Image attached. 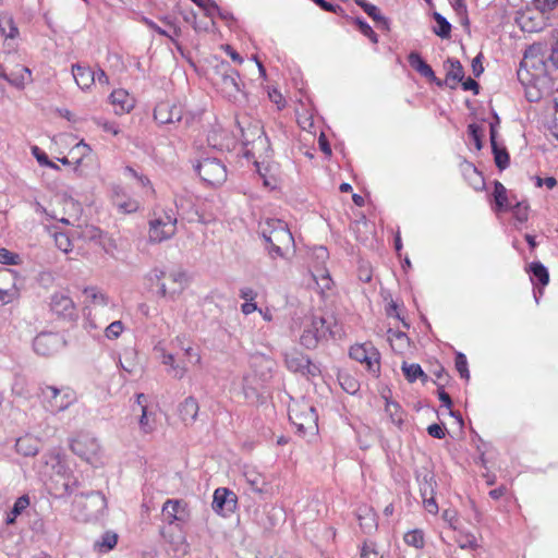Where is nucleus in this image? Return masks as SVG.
Instances as JSON below:
<instances>
[{
    "label": "nucleus",
    "instance_id": "obj_1",
    "mask_svg": "<svg viewBox=\"0 0 558 558\" xmlns=\"http://www.w3.org/2000/svg\"><path fill=\"white\" fill-rule=\"evenodd\" d=\"M258 232L264 240L268 255L272 259L283 258L294 244L292 233L283 220L268 218L259 223Z\"/></svg>",
    "mask_w": 558,
    "mask_h": 558
},
{
    "label": "nucleus",
    "instance_id": "obj_2",
    "mask_svg": "<svg viewBox=\"0 0 558 558\" xmlns=\"http://www.w3.org/2000/svg\"><path fill=\"white\" fill-rule=\"evenodd\" d=\"M289 418L300 434H314L318 429L316 409L305 401L290 405Z\"/></svg>",
    "mask_w": 558,
    "mask_h": 558
},
{
    "label": "nucleus",
    "instance_id": "obj_3",
    "mask_svg": "<svg viewBox=\"0 0 558 558\" xmlns=\"http://www.w3.org/2000/svg\"><path fill=\"white\" fill-rule=\"evenodd\" d=\"M216 74L218 75L216 84L223 96L236 100L238 96L242 94L239 72L228 62H221L216 68Z\"/></svg>",
    "mask_w": 558,
    "mask_h": 558
},
{
    "label": "nucleus",
    "instance_id": "obj_4",
    "mask_svg": "<svg viewBox=\"0 0 558 558\" xmlns=\"http://www.w3.org/2000/svg\"><path fill=\"white\" fill-rule=\"evenodd\" d=\"M40 398L44 407L51 413L64 411L74 400L72 392L60 390L54 386L41 387Z\"/></svg>",
    "mask_w": 558,
    "mask_h": 558
},
{
    "label": "nucleus",
    "instance_id": "obj_5",
    "mask_svg": "<svg viewBox=\"0 0 558 558\" xmlns=\"http://www.w3.org/2000/svg\"><path fill=\"white\" fill-rule=\"evenodd\" d=\"M195 170L201 179L208 185H220L227 179L226 166L217 158H204L196 166Z\"/></svg>",
    "mask_w": 558,
    "mask_h": 558
},
{
    "label": "nucleus",
    "instance_id": "obj_6",
    "mask_svg": "<svg viewBox=\"0 0 558 558\" xmlns=\"http://www.w3.org/2000/svg\"><path fill=\"white\" fill-rule=\"evenodd\" d=\"M177 232V218L168 213L149 221V239L160 243L171 239Z\"/></svg>",
    "mask_w": 558,
    "mask_h": 558
},
{
    "label": "nucleus",
    "instance_id": "obj_7",
    "mask_svg": "<svg viewBox=\"0 0 558 558\" xmlns=\"http://www.w3.org/2000/svg\"><path fill=\"white\" fill-rule=\"evenodd\" d=\"M327 322L323 317H313L311 324L305 327L301 337L300 343L308 349H315L319 341L326 338L327 333L333 335L332 330L329 326L326 325Z\"/></svg>",
    "mask_w": 558,
    "mask_h": 558
},
{
    "label": "nucleus",
    "instance_id": "obj_8",
    "mask_svg": "<svg viewBox=\"0 0 558 558\" xmlns=\"http://www.w3.org/2000/svg\"><path fill=\"white\" fill-rule=\"evenodd\" d=\"M70 447L74 454L86 462L94 464L98 461L100 445L95 437L88 434L78 435L71 441Z\"/></svg>",
    "mask_w": 558,
    "mask_h": 558
},
{
    "label": "nucleus",
    "instance_id": "obj_9",
    "mask_svg": "<svg viewBox=\"0 0 558 558\" xmlns=\"http://www.w3.org/2000/svg\"><path fill=\"white\" fill-rule=\"evenodd\" d=\"M160 21L163 25L167 26V28H160V26L153 20L143 17V22L148 28L161 36L169 38L171 43L180 50L181 45L179 44L178 38L182 35V29L180 27L179 21L171 15L162 16Z\"/></svg>",
    "mask_w": 558,
    "mask_h": 558
},
{
    "label": "nucleus",
    "instance_id": "obj_10",
    "mask_svg": "<svg viewBox=\"0 0 558 558\" xmlns=\"http://www.w3.org/2000/svg\"><path fill=\"white\" fill-rule=\"evenodd\" d=\"M236 128L241 134L242 144L244 149L248 147L259 136L264 135V126L259 120L252 119L248 116H243L236 119Z\"/></svg>",
    "mask_w": 558,
    "mask_h": 558
},
{
    "label": "nucleus",
    "instance_id": "obj_11",
    "mask_svg": "<svg viewBox=\"0 0 558 558\" xmlns=\"http://www.w3.org/2000/svg\"><path fill=\"white\" fill-rule=\"evenodd\" d=\"M63 340L58 333L41 332L33 341L34 351L43 356H49L57 352L62 345Z\"/></svg>",
    "mask_w": 558,
    "mask_h": 558
},
{
    "label": "nucleus",
    "instance_id": "obj_12",
    "mask_svg": "<svg viewBox=\"0 0 558 558\" xmlns=\"http://www.w3.org/2000/svg\"><path fill=\"white\" fill-rule=\"evenodd\" d=\"M162 515L169 524L184 523L190 515L187 504L181 499H168L162 506Z\"/></svg>",
    "mask_w": 558,
    "mask_h": 558
},
{
    "label": "nucleus",
    "instance_id": "obj_13",
    "mask_svg": "<svg viewBox=\"0 0 558 558\" xmlns=\"http://www.w3.org/2000/svg\"><path fill=\"white\" fill-rule=\"evenodd\" d=\"M349 354L351 359L365 363L368 371H379V353L373 347L367 349L364 344H355L351 347Z\"/></svg>",
    "mask_w": 558,
    "mask_h": 558
},
{
    "label": "nucleus",
    "instance_id": "obj_14",
    "mask_svg": "<svg viewBox=\"0 0 558 558\" xmlns=\"http://www.w3.org/2000/svg\"><path fill=\"white\" fill-rule=\"evenodd\" d=\"M50 310L59 317L74 320L77 317L76 308L72 299L63 293L51 295Z\"/></svg>",
    "mask_w": 558,
    "mask_h": 558
},
{
    "label": "nucleus",
    "instance_id": "obj_15",
    "mask_svg": "<svg viewBox=\"0 0 558 558\" xmlns=\"http://www.w3.org/2000/svg\"><path fill=\"white\" fill-rule=\"evenodd\" d=\"M180 114L181 106L169 101H161L154 109V119L159 124H175Z\"/></svg>",
    "mask_w": 558,
    "mask_h": 558
},
{
    "label": "nucleus",
    "instance_id": "obj_16",
    "mask_svg": "<svg viewBox=\"0 0 558 558\" xmlns=\"http://www.w3.org/2000/svg\"><path fill=\"white\" fill-rule=\"evenodd\" d=\"M236 495L225 487H219L214 493V499H213V509L217 513H221L223 511L232 512L236 508Z\"/></svg>",
    "mask_w": 558,
    "mask_h": 558
},
{
    "label": "nucleus",
    "instance_id": "obj_17",
    "mask_svg": "<svg viewBox=\"0 0 558 558\" xmlns=\"http://www.w3.org/2000/svg\"><path fill=\"white\" fill-rule=\"evenodd\" d=\"M270 150L269 138L264 134L244 149V156L247 159H255V162H257L258 159L265 161L270 157Z\"/></svg>",
    "mask_w": 558,
    "mask_h": 558
},
{
    "label": "nucleus",
    "instance_id": "obj_18",
    "mask_svg": "<svg viewBox=\"0 0 558 558\" xmlns=\"http://www.w3.org/2000/svg\"><path fill=\"white\" fill-rule=\"evenodd\" d=\"M408 62L410 66L420 73L423 77L428 78L439 87L444 85L442 81L435 76V72L432 66L423 60L418 52L411 51L408 56Z\"/></svg>",
    "mask_w": 558,
    "mask_h": 558
},
{
    "label": "nucleus",
    "instance_id": "obj_19",
    "mask_svg": "<svg viewBox=\"0 0 558 558\" xmlns=\"http://www.w3.org/2000/svg\"><path fill=\"white\" fill-rule=\"evenodd\" d=\"M72 74L75 83L82 90L89 89L96 82V72L88 65L75 63L72 65Z\"/></svg>",
    "mask_w": 558,
    "mask_h": 558
},
{
    "label": "nucleus",
    "instance_id": "obj_20",
    "mask_svg": "<svg viewBox=\"0 0 558 558\" xmlns=\"http://www.w3.org/2000/svg\"><path fill=\"white\" fill-rule=\"evenodd\" d=\"M444 65L447 69V74L442 83L447 84L451 89H454L458 83L462 82L464 78V69L461 62L453 58H448Z\"/></svg>",
    "mask_w": 558,
    "mask_h": 558
},
{
    "label": "nucleus",
    "instance_id": "obj_21",
    "mask_svg": "<svg viewBox=\"0 0 558 558\" xmlns=\"http://www.w3.org/2000/svg\"><path fill=\"white\" fill-rule=\"evenodd\" d=\"M109 98L117 114L128 113L134 108L135 100L125 89L113 90Z\"/></svg>",
    "mask_w": 558,
    "mask_h": 558
},
{
    "label": "nucleus",
    "instance_id": "obj_22",
    "mask_svg": "<svg viewBox=\"0 0 558 558\" xmlns=\"http://www.w3.org/2000/svg\"><path fill=\"white\" fill-rule=\"evenodd\" d=\"M179 415L185 425H191L196 421L199 405L194 397H187L179 405Z\"/></svg>",
    "mask_w": 558,
    "mask_h": 558
},
{
    "label": "nucleus",
    "instance_id": "obj_23",
    "mask_svg": "<svg viewBox=\"0 0 558 558\" xmlns=\"http://www.w3.org/2000/svg\"><path fill=\"white\" fill-rule=\"evenodd\" d=\"M543 52V45L542 44H534L530 46L523 56V59L521 61V66L524 68H533L538 69L539 68H546V63L543 59V57L538 58Z\"/></svg>",
    "mask_w": 558,
    "mask_h": 558
},
{
    "label": "nucleus",
    "instance_id": "obj_24",
    "mask_svg": "<svg viewBox=\"0 0 558 558\" xmlns=\"http://www.w3.org/2000/svg\"><path fill=\"white\" fill-rule=\"evenodd\" d=\"M40 441L31 435L20 437L15 442L16 452L24 457H34L38 453Z\"/></svg>",
    "mask_w": 558,
    "mask_h": 558
},
{
    "label": "nucleus",
    "instance_id": "obj_25",
    "mask_svg": "<svg viewBox=\"0 0 558 558\" xmlns=\"http://www.w3.org/2000/svg\"><path fill=\"white\" fill-rule=\"evenodd\" d=\"M416 480L420 486V494L422 497L435 495L436 481L433 472L423 469L416 472Z\"/></svg>",
    "mask_w": 558,
    "mask_h": 558
},
{
    "label": "nucleus",
    "instance_id": "obj_26",
    "mask_svg": "<svg viewBox=\"0 0 558 558\" xmlns=\"http://www.w3.org/2000/svg\"><path fill=\"white\" fill-rule=\"evenodd\" d=\"M283 356L287 368L302 375L308 356L298 350L284 352Z\"/></svg>",
    "mask_w": 558,
    "mask_h": 558
},
{
    "label": "nucleus",
    "instance_id": "obj_27",
    "mask_svg": "<svg viewBox=\"0 0 558 558\" xmlns=\"http://www.w3.org/2000/svg\"><path fill=\"white\" fill-rule=\"evenodd\" d=\"M527 271L531 274L533 284H541L545 287L549 282V272L541 262H533L530 264Z\"/></svg>",
    "mask_w": 558,
    "mask_h": 558
},
{
    "label": "nucleus",
    "instance_id": "obj_28",
    "mask_svg": "<svg viewBox=\"0 0 558 558\" xmlns=\"http://www.w3.org/2000/svg\"><path fill=\"white\" fill-rule=\"evenodd\" d=\"M494 199L495 211H506L510 209V204L507 196V189L499 181L494 182Z\"/></svg>",
    "mask_w": 558,
    "mask_h": 558
},
{
    "label": "nucleus",
    "instance_id": "obj_29",
    "mask_svg": "<svg viewBox=\"0 0 558 558\" xmlns=\"http://www.w3.org/2000/svg\"><path fill=\"white\" fill-rule=\"evenodd\" d=\"M401 369L409 383H414L416 379H421L422 383L428 381V376L424 373L420 364H408L407 362H403Z\"/></svg>",
    "mask_w": 558,
    "mask_h": 558
},
{
    "label": "nucleus",
    "instance_id": "obj_30",
    "mask_svg": "<svg viewBox=\"0 0 558 558\" xmlns=\"http://www.w3.org/2000/svg\"><path fill=\"white\" fill-rule=\"evenodd\" d=\"M32 81V72L28 68L22 66L17 72L12 73L8 77V82L16 88H24L27 82Z\"/></svg>",
    "mask_w": 558,
    "mask_h": 558
},
{
    "label": "nucleus",
    "instance_id": "obj_31",
    "mask_svg": "<svg viewBox=\"0 0 558 558\" xmlns=\"http://www.w3.org/2000/svg\"><path fill=\"white\" fill-rule=\"evenodd\" d=\"M385 411L388 414V416L390 417V421L395 425L401 426V424L403 423V414L404 413L398 402L387 400Z\"/></svg>",
    "mask_w": 558,
    "mask_h": 558
},
{
    "label": "nucleus",
    "instance_id": "obj_32",
    "mask_svg": "<svg viewBox=\"0 0 558 558\" xmlns=\"http://www.w3.org/2000/svg\"><path fill=\"white\" fill-rule=\"evenodd\" d=\"M492 151L494 155L495 163L498 169L505 170L509 166L510 156L504 146L497 144L492 145Z\"/></svg>",
    "mask_w": 558,
    "mask_h": 558
},
{
    "label": "nucleus",
    "instance_id": "obj_33",
    "mask_svg": "<svg viewBox=\"0 0 558 558\" xmlns=\"http://www.w3.org/2000/svg\"><path fill=\"white\" fill-rule=\"evenodd\" d=\"M433 19L437 23V27H434V33L440 38H449L451 34V24L438 12L433 13Z\"/></svg>",
    "mask_w": 558,
    "mask_h": 558
},
{
    "label": "nucleus",
    "instance_id": "obj_34",
    "mask_svg": "<svg viewBox=\"0 0 558 558\" xmlns=\"http://www.w3.org/2000/svg\"><path fill=\"white\" fill-rule=\"evenodd\" d=\"M84 294L90 299V303L94 305V306H108L109 305V298L102 293L101 291H99L97 288L95 287H87L84 289Z\"/></svg>",
    "mask_w": 558,
    "mask_h": 558
},
{
    "label": "nucleus",
    "instance_id": "obj_35",
    "mask_svg": "<svg viewBox=\"0 0 558 558\" xmlns=\"http://www.w3.org/2000/svg\"><path fill=\"white\" fill-rule=\"evenodd\" d=\"M388 340L391 343L393 350L402 351L405 347L409 345V337L403 331H393L392 329L388 330Z\"/></svg>",
    "mask_w": 558,
    "mask_h": 558
},
{
    "label": "nucleus",
    "instance_id": "obj_36",
    "mask_svg": "<svg viewBox=\"0 0 558 558\" xmlns=\"http://www.w3.org/2000/svg\"><path fill=\"white\" fill-rule=\"evenodd\" d=\"M118 543V535L113 532H106L102 534L100 541L95 543V547L98 548L99 551L107 553L111 550Z\"/></svg>",
    "mask_w": 558,
    "mask_h": 558
},
{
    "label": "nucleus",
    "instance_id": "obj_37",
    "mask_svg": "<svg viewBox=\"0 0 558 558\" xmlns=\"http://www.w3.org/2000/svg\"><path fill=\"white\" fill-rule=\"evenodd\" d=\"M403 539L407 545L412 546L416 549H421L425 545L424 533L422 530L418 529L405 533Z\"/></svg>",
    "mask_w": 558,
    "mask_h": 558
},
{
    "label": "nucleus",
    "instance_id": "obj_38",
    "mask_svg": "<svg viewBox=\"0 0 558 558\" xmlns=\"http://www.w3.org/2000/svg\"><path fill=\"white\" fill-rule=\"evenodd\" d=\"M313 278L322 292L331 289L332 279L327 269L318 268L316 272H313Z\"/></svg>",
    "mask_w": 558,
    "mask_h": 558
},
{
    "label": "nucleus",
    "instance_id": "obj_39",
    "mask_svg": "<svg viewBox=\"0 0 558 558\" xmlns=\"http://www.w3.org/2000/svg\"><path fill=\"white\" fill-rule=\"evenodd\" d=\"M162 363L165 365L170 366L169 373L172 375V377L181 379L186 373V368L184 366H181L179 364H175L174 356L170 353L163 354L162 356Z\"/></svg>",
    "mask_w": 558,
    "mask_h": 558
},
{
    "label": "nucleus",
    "instance_id": "obj_40",
    "mask_svg": "<svg viewBox=\"0 0 558 558\" xmlns=\"http://www.w3.org/2000/svg\"><path fill=\"white\" fill-rule=\"evenodd\" d=\"M0 33L7 38H15L17 36L19 31L11 16L0 17Z\"/></svg>",
    "mask_w": 558,
    "mask_h": 558
},
{
    "label": "nucleus",
    "instance_id": "obj_41",
    "mask_svg": "<svg viewBox=\"0 0 558 558\" xmlns=\"http://www.w3.org/2000/svg\"><path fill=\"white\" fill-rule=\"evenodd\" d=\"M338 380L342 389L350 395H354L360 389L359 381L349 374H339Z\"/></svg>",
    "mask_w": 558,
    "mask_h": 558
},
{
    "label": "nucleus",
    "instance_id": "obj_42",
    "mask_svg": "<svg viewBox=\"0 0 558 558\" xmlns=\"http://www.w3.org/2000/svg\"><path fill=\"white\" fill-rule=\"evenodd\" d=\"M168 278L171 280L173 284H175V287H173L169 292L170 294L179 293L184 289L186 284V275L184 271H172L169 274Z\"/></svg>",
    "mask_w": 558,
    "mask_h": 558
},
{
    "label": "nucleus",
    "instance_id": "obj_43",
    "mask_svg": "<svg viewBox=\"0 0 558 558\" xmlns=\"http://www.w3.org/2000/svg\"><path fill=\"white\" fill-rule=\"evenodd\" d=\"M438 385V398L441 401L442 405L450 410V415L454 416L459 420L460 423H462V416L459 412H454L451 410L452 407V400L451 397L444 390V384L439 383Z\"/></svg>",
    "mask_w": 558,
    "mask_h": 558
},
{
    "label": "nucleus",
    "instance_id": "obj_44",
    "mask_svg": "<svg viewBox=\"0 0 558 558\" xmlns=\"http://www.w3.org/2000/svg\"><path fill=\"white\" fill-rule=\"evenodd\" d=\"M246 481L253 492L258 493V494H264L267 492L266 482L259 475L246 474Z\"/></svg>",
    "mask_w": 558,
    "mask_h": 558
},
{
    "label": "nucleus",
    "instance_id": "obj_45",
    "mask_svg": "<svg viewBox=\"0 0 558 558\" xmlns=\"http://www.w3.org/2000/svg\"><path fill=\"white\" fill-rule=\"evenodd\" d=\"M454 366H456V369L458 371V373L460 374L461 378H463L465 380L470 379L468 361H466V356L463 353L458 352L456 354Z\"/></svg>",
    "mask_w": 558,
    "mask_h": 558
},
{
    "label": "nucleus",
    "instance_id": "obj_46",
    "mask_svg": "<svg viewBox=\"0 0 558 558\" xmlns=\"http://www.w3.org/2000/svg\"><path fill=\"white\" fill-rule=\"evenodd\" d=\"M514 218L519 222H525L529 219V205L524 202H518L514 206L510 205Z\"/></svg>",
    "mask_w": 558,
    "mask_h": 558
},
{
    "label": "nucleus",
    "instance_id": "obj_47",
    "mask_svg": "<svg viewBox=\"0 0 558 558\" xmlns=\"http://www.w3.org/2000/svg\"><path fill=\"white\" fill-rule=\"evenodd\" d=\"M181 118L177 121L178 124H182L185 129L191 128L196 121L199 120V114L193 111H185L181 106Z\"/></svg>",
    "mask_w": 558,
    "mask_h": 558
},
{
    "label": "nucleus",
    "instance_id": "obj_48",
    "mask_svg": "<svg viewBox=\"0 0 558 558\" xmlns=\"http://www.w3.org/2000/svg\"><path fill=\"white\" fill-rule=\"evenodd\" d=\"M141 412L142 414L138 420L140 428L143 433L149 434L155 429V421L150 420V415L146 409Z\"/></svg>",
    "mask_w": 558,
    "mask_h": 558
},
{
    "label": "nucleus",
    "instance_id": "obj_49",
    "mask_svg": "<svg viewBox=\"0 0 558 558\" xmlns=\"http://www.w3.org/2000/svg\"><path fill=\"white\" fill-rule=\"evenodd\" d=\"M355 3L374 21L381 15L379 9L366 0H355Z\"/></svg>",
    "mask_w": 558,
    "mask_h": 558
},
{
    "label": "nucleus",
    "instance_id": "obj_50",
    "mask_svg": "<svg viewBox=\"0 0 558 558\" xmlns=\"http://www.w3.org/2000/svg\"><path fill=\"white\" fill-rule=\"evenodd\" d=\"M468 132L471 138L474 141L475 147L477 150H481L483 147L482 142V128L476 123H471L468 126Z\"/></svg>",
    "mask_w": 558,
    "mask_h": 558
},
{
    "label": "nucleus",
    "instance_id": "obj_51",
    "mask_svg": "<svg viewBox=\"0 0 558 558\" xmlns=\"http://www.w3.org/2000/svg\"><path fill=\"white\" fill-rule=\"evenodd\" d=\"M54 242L57 247L64 253H68L72 250V243L69 236L63 232H57L54 234Z\"/></svg>",
    "mask_w": 558,
    "mask_h": 558
},
{
    "label": "nucleus",
    "instance_id": "obj_52",
    "mask_svg": "<svg viewBox=\"0 0 558 558\" xmlns=\"http://www.w3.org/2000/svg\"><path fill=\"white\" fill-rule=\"evenodd\" d=\"M0 263L3 265H17L20 256L7 248H0Z\"/></svg>",
    "mask_w": 558,
    "mask_h": 558
},
{
    "label": "nucleus",
    "instance_id": "obj_53",
    "mask_svg": "<svg viewBox=\"0 0 558 558\" xmlns=\"http://www.w3.org/2000/svg\"><path fill=\"white\" fill-rule=\"evenodd\" d=\"M551 38V52L548 57V62H550L555 69H558V29L553 32Z\"/></svg>",
    "mask_w": 558,
    "mask_h": 558
},
{
    "label": "nucleus",
    "instance_id": "obj_54",
    "mask_svg": "<svg viewBox=\"0 0 558 558\" xmlns=\"http://www.w3.org/2000/svg\"><path fill=\"white\" fill-rule=\"evenodd\" d=\"M123 331V324L121 320L112 322L105 329V335L108 339H117Z\"/></svg>",
    "mask_w": 558,
    "mask_h": 558
},
{
    "label": "nucleus",
    "instance_id": "obj_55",
    "mask_svg": "<svg viewBox=\"0 0 558 558\" xmlns=\"http://www.w3.org/2000/svg\"><path fill=\"white\" fill-rule=\"evenodd\" d=\"M87 499H93L97 506V512L107 508V499L100 492H90L84 495Z\"/></svg>",
    "mask_w": 558,
    "mask_h": 558
},
{
    "label": "nucleus",
    "instance_id": "obj_56",
    "mask_svg": "<svg viewBox=\"0 0 558 558\" xmlns=\"http://www.w3.org/2000/svg\"><path fill=\"white\" fill-rule=\"evenodd\" d=\"M166 276L165 271L160 270V269H154L151 272H150V280H156L157 281V284H158V288H159V294L161 296H166L168 294V290H167V287L163 282H160V280Z\"/></svg>",
    "mask_w": 558,
    "mask_h": 558
},
{
    "label": "nucleus",
    "instance_id": "obj_57",
    "mask_svg": "<svg viewBox=\"0 0 558 558\" xmlns=\"http://www.w3.org/2000/svg\"><path fill=\"white\" fill-rule=\"evenodd\" d=\"M320 375V368L318 365L312 363L311 359L307 357L302 376L307 378H314Z\"/></svg>",
    "mask_w": 558,
    "mask_h": 558
},
{
    "label": "nucleus",
    "instance_id": "obj_58",
    "mask_svg": "<svg viewBox=\"0 0 558 558\" xmlns=\"http://www.w3.org/2000/svg\"><path fill=\"white\" fill-rule=\"evenodd\" d=\"M208 1H209L208 14L216 12L225 21H233L234 20L232 13H230L229 11L221 10L215 1H213V0H208Z\"/></svg>",
    "mask_w": 558,
    "mask_h": 558
},
{
    "label": "nucleus",
    "instance_id": "obj_59",
    "mask_svg": "<svg viewBox=\"0 0 558 558\" xmlns=\"http://www.w3.org/2000/svg\"><path fill=\"white\" fill-rule=\"evenodd\" d=\"M361 558H383V556L375 549V545L373 543H364L361 551Z\"/></svg>",
    "mask_w": 558,
    "mask_h": 558
},
{
    "label": "nucleus",
    "instance_id": "obj_60",
    "mask_svg": "<svg viewBox=\"0 0 558 558\" xmlns=\"http://www.w3.org/2000/svg\"><path fill=\"white\" fill-rule=\"evenodd\" d=\"M119 210L123 214L135 213L138 209V203L134 199L117 203Z\"/></svg>",
    "mask_w": 558,
    "mask_h": 558
},
{
    "label": "nucleus",
    "instance_id": "obj_61",
    "mask_svg": "<svg viewBox=\"0 0 558 558\" xmlns=\"http://www.w3.org/2000/svg\"><path fill=\"white\" fill-rule=\"evenodd\" d=\"M29 505V499L27 496H22L16 499L14 502V506L12 508L11 513L16 517L20 514L24 509H26Z\"/></svg>",
    "mask_w": 558,
    "mask_h": 558
},
{
    "label": "nucleus",
    "instance_id": "obj_62",
    "mask_svg": "<svg viewBox=\"0 0 558 558\" xmlns=\"http://www.w3.org/2000/svg\"><path fill=\"white\" fill-rule=\"evenodd\" d=\"M558 4V0H535V7L543 13L553 11Z\"/></svg>",
    "mask_w": 558,
    "mask_h": 558
},
{
    "label": "nucleus",
    "instance_id": "obj_63",
    "mask_svg": "<svg viewBox=\"0 0 558 558\" xmlns=\"http://www.w3.org/2000/svg\"><path fill=\"white\" fill-rule=\"evenodd\" d=\"M427 433L429 436H432L434 438L442 439L446 436V428L444 426L435 423L427 427Z\"/></svg>",
    "mask_w": 558,
    "mask_h": 558
},
{
    "label": "nucleus",
    "instance_id": "obj_64",
    "mask_svg": "<svg viewBox=\"0 0 558 558\" xmlns=\"http://www.w3.org/2000/svg\"><path fill=\"white\" fill-rule=\"evenodd\" d=\"M357 518H359L360 526L362 527V530L364 532L369 533L373 529L376 527L374 517L363 518L361 514H359Z\"/></svg>",
    "mask_w": 558,
    "mask_h": 558
}]
</instances>
